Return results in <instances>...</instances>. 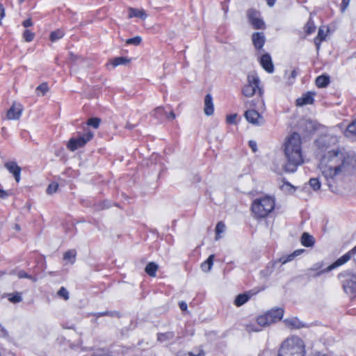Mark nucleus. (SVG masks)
<instances>
[{
  "label": "nucleus",
  "mask_w": 356,
  "mask_h": 356,
  "mask_svg": "<svg viewBox=\"0 0 356 356\" xmlns=\"http://www.w3.org/2000/svg\"><path fill=\"white\" fill-rule=\"evenodd\" d=\"M350 161V156L339 149L330 150L323 156L320 169L331 191L336 178L349 170Z\"/></svg>",
  "instance_id": "obj_1"
},
{
  "label": "nucleus",
  "mask_w": 356,
  "mask_h": 356,
  "mask_svg": "<svg viewBox=\"0 0 356 356\" xmlns=\"http://www.w3.org/2000/svg\"><path fill=\"white\" fill-rule=\"evenodd\" d=\"M300 136L297 132L291 134L286 140L284 152L286 162L282 169L286 172H294L303 163Z\"/></svg>",
  "instance_id": "obj_2"
},
{
  "label": "nucleus",
  "mask_w": 356,
  "mask_h": 356,
  "mask_svg": "<svg viewBox=\"0 0 356 356\" xmlns=\"http://www.w3.org/2000/svg\"><path fill=\"white\" fill-rule=\"evenodd\" d=\"M305 354L304 341L298 337H291L282 343L277 356H305Z\"/></svg>",
  "instance_id": "obj_3"
},
{
  "label": "nucleus",
  "mask_w": 356,
  "mask_h": 356,
  "mask_svg": "<svg viewBox=\"0 0 356 356\" xmlns=\"http://www.w3.org/2000/svg\"><path fill=\"white\" fill-rule=\"evenodd\" d=\"M275 202L273 198L266 196L255 199L251 206V210L257 218L267 217L274 209Z\"/></svg>",
  "instance_id": "obj_4"
},
{
  "label": "nucleus",
  "mask_w": 356,
  "mask_h": 356,
  "mask_svg": "<svg viewBox=\"0 0 356 356\" xmlns=\"http://www.w3.org/2000/svg\"><path fill=\"white\" fill-rule=\"evenodd\" d=\"M343 292L353 300L356 297V270H345L338 275Z\"/></svg>",
  "instance_id": "obj_5"
},
{
  "label": "nucleus",
  "mask_w": 356,
  "mask_h": 356,
  "mask_svg": "<svg viewBox=\"0 0 356 356\" xmlns=\"http://www.w3.org/2000/svg\"><path fill=\"white\" fill-rule=\"evenodd\" d=\"M93 136V132L88 127H84L83 132L78 131L75 136L69 140L67 147L70 151L74 152L77 149L85 146L87 143L92 139Z\"/></svg>",
  "instance_id": "obj_6"
},
{
  "label": "nucleus",
  "mask_w": 356,
  "mask_h": 356,
  "mask_svg": "<svg viewBox=\"0 0 356 356\" xmlns=\"http://www.w3.org/2000/svg\"><path fill=\"white\" fill-rule=\"evenodd\" d=\"M283 315L284 309L282 308L273 309L257 318V325L261 327L268 326L272 323L280 321L282 318Z\"/></svg>",
  "instance_id": "obj_7"
},
{
  "label": "nucleus",
  "mask_w": 356,
  "mask_h": 356,
  "mask_svg": "<svg viewBox=\"0 0 356 356\" xmlns=\"http://www.w3.org/2000/svg\"><path fill=\"white\" fill-rule=\"evenodd\" d=\"M248 83L242 88V94L247 97H252L258 90L259 95L263 94L262 89L259 87L260 79L256 74H248Z\"/></svg>",
  "instance_id": "obj_8"
},
{
  "label": "nucleus",
  "mask_w": 356,
  "mask_h": 356,
  "mask_svg": "<svg viewBox=\"0 0 356 356\" xmlns=\"http://www.w3.org/2000/svg\"><path fill=\"white\" fill-rule=\"evenodd\" d=\"M247 17L249 23L254 29H265L266 24L261 17L259 11L254 8H250L247 10Z\"/></svg>",
  "instance_id": "obj_9"
},
{
  "label": "nucleus",
  "mask_w": 356,
  "mask_h": 356,
  "mask_svg": "<svg viewBox=\"0 0 356 356\" xmlns=\"http://www.w3.org/2000/svg\"><path fill=\"white\" fill-rule=\"evenodd\" d=\"M244 115L247 121L253 125L261 126L265 123L264 117L254 109L246 111Z\"/></svg>",
  "instance_id": "obj_10"
},
{
  "label": "nucleus",
  "mask_w": 356,
  "mask_h": 356,
  "mask_svg": "<svg viewBox=\"0 0 356 356\" xmlns=\"http://www.w3.org/2000/svg\"><path fill=\"white\" fill-rule=\"evenodd\" d=\"M259 63L261 67L268 73L274 72V65L272 61L271 56L269 54L266 53L263 54L259 59Z\"/></svg>",
  "instance_id": "obj_11"
},
{
  "label": "nucleus",
  "mask_w": 356,
  "mask_h": 356,
  "mask_svg": "<svg viewBox=\"0 0 356 356\" xmlns=\"http://www.w3.org/2000/svg\"><path fill=\"white\" fill-rule=\"evenodd\" d=\"M5 168L13 174L17 182L20 180L21 168L15 161L6 162L4 164Z\"/></svg>",
  "instance_id": "obj_12"
},
{
  "label": "nucleus",
  "mask_w": 356,
  "mask_h": 356,
  "mask_svg": "<svg viewBox=\"0 0 356 356\" xmlns=\"http://www.w3.org/2000/svg\"><path fill=\"white\" fill-rule=\"evenodd\" d=\"M252 41L254 48L257 50L261 49L266 42V37L264 33L263 32H256L252 33Z\"/></svg>",
  "instance_id": "obj_13"
},
{
  "label": "nucleus",
  "mask_w": 356,
  "mask_h": 356,
  "mask_svg": "<svg viewBox=\"0 0 356 356\" xmlns=\"http://www.w3.org/2000/svg\"><path fill=\"white\" fill-rule=\"evenodd\" d=\"M315 92L308 91L304 93L301 97L296 99V105L298 106H302L307 104H312L314 103V97Z\"/></svg>",
  "instance_id": "obj_14"
},
{
  "label": "nucleus",
  "mask_w": 356,
  "mask_h": 356,
  "mask_svg": "<svg viewBox=\"0 0 356 356\" xmlns=\"http://www.w3.org/2000/svg\"><path fill=\"white\" fill-rule=\"evenodd\" d=\"M281 264L280 259L277 260L272 261L269 262L264 269L260 271V275L261 277L267 279L274 271V269L277 267L279 264Z\"/></svg>",
  "instance_id": "obj_15"
},
{
  "label": "nucleus",
  "mask_w": 356,
  "mask_h": 356,
  "mask_svg": "<svg viewBox=\"0 0 356 356\" xmlns=\"http://www.w3.org/2000/svg\"><path fill=\"white\" fill-rule=\"evenodd\" d=\"M285 325L292 329H300L302 327H308L309 325L302 323L296 317L286 318L284 320Z\"/></svg>",
  "instance_id": "obj_16"
},
{
  "label": "nucleus",
  "mask_w": 356,
  "mask_h": 356,
  "mask_svg": "<svg viewBox=\"0 0 356 356\" xmlns=\"http://www.w3.org/2000/svg\"><path fill=\"white\" fill-rule=\"evenodd\" d=\"M22 108L20 104H13L8 111L7 117L9 120H17L20 118Z\"/></svg>",
  "instance_id": "obj_17"
},
{
  "label": "nucleus",
  "mask_w": 356,
  "mask_h": 356,
  "mask_svg": "<svg viewBox=\"0 0 356 356\" xmlns=\"http://www.w3.org/2000/svg\"><path fill=\"white\" fill-rule=\"evenodd\" d=\"M204 112L205 115L208 116L213 115L214 112L213 97L210 94H207L204 97Z\"/></svg>",
  "instance_id": "obj_18"
},
{
  "label": "nucleus",
  "mask_w": 356,
  "mask_h": 356,
  "mask_svg": "<svg viewBox=\"0 0 356 356\" xmlns=\"http://www.w3.org/2000/svg\"><path fill=\"white\" fill-rule=\"evenodd\" d=\"M157 341L160 343L171 342L175 338L174 332H159L156 334Z\"/></svg>",
  "instance_id": "obj_19"
},
{
  "label": "nucleus",
  "mask_w": 356,
  "mask_h": 356,
  "mask_svg": "<svg viewBox=\"0 0 356 356\" xmlns=\"http://www.w3.org/2000/svg\"><path fill=\"white\" fill-rule=\"evenodd\" d=\"M304 251H305V250H303V249H298V250H295L293 253H291L289 255L282 256V257L280 258V261H281V265H283V264H286L287 262L291 261L292 260L294 259V258L300 255Z\"/></svg>",
  "instance_id": "obj_20"
},
{
  "label": "nucleus",
  "mask_w": 356,
  "mask_h": 356,
  "mask_svg": "<svg viewBox=\"0 0 356 356\" xmlns=\"http://www.w3.org/2000/svg\"><path fill=\"white\" fill-rule=\"evenodd\" d=\"M346 264L345 261H343V259H341V257H339L337 260H336L333 264H332L331 265H330L329 266H327V268H325L324 270H320L318 273H317L315 276H320L322 274L325 273H327V272H330L331 270H332L333 269L343 265Z\"/></svg>",
  "instance_id": "obj_21"
},
{
  "label": "nucleus",
  "mask_w": 356,
  "mask_h": 356,
  "mask_svg": "<svg viewBox=\"0 0 356 356\" xmlns=\"http://www.w3.org/2000/svg\"><path fill=\"white\" fill-rule=\"evenodd\" d=\"M314 238L307 232H304L301 236V243L305 247H312L314 244Z\"/></svg>",
  "instance_id": "obj_22"
},
{
  "label": "nucleus",
  "mask_w": 356,
  "mask_h": 356,
  "mask_svg": "<svg viewBox=\"0 0 356 356\" xmlns=\"http://www.w3.org/2000/svg\"><path fill=\"white\" fill-rule=\"evenodd\" d=\"M138 17L140 19H145L147 14L144 10H138L136 8H129V18Z\"/></svg>",
  "instance_id": "obj_23"
},
{
  "label": "nucleus",
  "mask_w": 356,
  "mask_h": 356,
  "mask_svg": "<svg viewBox=\"0 0 356 356\" xmlns=\"http://www.w3.org/2000/svg\"><path fill=\"white\" fill-rule=\"evenodd\" d=\"M214 257V254H211L206 261L202 263L201 269L202 271L207 273L211 270L213 265Z\"/></svg>",
  "instance_id": "obj_24"
},
{
  "label": "nucleus",
  "mask_w": 356,
  "mask_h": 356,
  "mask_svg": "<svg viewBox=\"0 0 356 356\" xmlns=\"http://www.w3.org/2000/svg\"><path fill=\"white\" fill-rule=\"evenodd\" d=\"M250 298V295L248 293H244L238 295L234 300V304L237 307H241L247 302Z\"/></svg>",
  "instance_id": "obj_25"
},
{
  "label": "nucleus",
  "mask_w": 356,
  "mask_h": 356,
  "mask_svg": "<svg viewBox=\"0 0 356 356\" xmlns=\"http://www.w3.org/2000/svg\"><path fill=\"white\" fill-rule=\"evenodd\" d=\"M92 316L95 317L96 318H98L102 316H111V317H115V318H120V314L117 311H106L102 312H96L91 314Z\"/></svg>",
  "instance_id": "obj_26"
},
{
  "label": "nucleus",
  "mask_w": 356,
  "mask_h": 356,
  "mask_svg": "<svg viewBox=\"0 0 356 356\" xmlns=\"http://www.w3.org/2000/svg\"><path fill=\"white\" fill-rule=\"evenodd\" d=\"M324 264L323 261H319L313 264V266L307 270L308 275H312L313 277H316L315 275L318 273L320 270H323V267ZM325 268H323L324 270Z\"/></svg>",
  "instance_id": "obj_27"
},
{
  "label": "nucleus",
  "mask_w": 356,
  "mask_h": 356,
  "mask_svg": "<svg viewBox=\"0 0 356 356\" xmlns=\"http://www.w3.org/2000/svg\"><path fill=\"white\" fill-rule=\"evenodd\" d=\"M330 83V77L327 75H321L316 79V85L318 88H325Z\"/></svg>",
  "instance_id": "obj_28"
},
{
  "label": "nucleus",
  "mask_w": 356,
  "mask_h": 356,
  "mask_svg": "<svg viewBox=\"0 0 356 356\" xmlns=\"http://www.w3.org/2000/svg\"><path fill=\"white\" fill-rule=\"evenodd\" d=\"M158 270V265L154 262H149L145 267V273L150 277H155Z\"/></svg>",
  "instance_id": "obj_29"
},
{
  "label": "nucleus",
  "mask_w": 356,
  "mask_h": 356,
  "mask_svg": "<svg viewBox=\"0 0 356 356\" xmlns=\"http://www.w3.org/2000/svg\"><path fill=\"white\" fill-rule=\"evenodd\" d=\"M130 62V60L127 58L126 57H115L111 60V64L113 67H115L118 65H127Z\"/></svg>",
  "instance_id": "obj_30"
},
{
  "label": "nucleus",
  "mask_w": 356,
  "mask_h": 356,
  "mask_svg": "<svg viewBox=\"0 0 356 356\" xmlns=\"http://www.w3.org/2000/svg\"><path fill=\"white\" fill-rule=\"evenodd\" d=\"M346 137L356 136V120L350 123L344 131Z\"/></svg>",
  "instance_id": "obj_31"
},
{
  "label": "nucleus",
  "mask_w": 356,
  "mask_h": 356,
  "mask_svg": "<svg viewBox=\"0 0 356 356\" xmlns=\"http://www.w3.org/2000/svg\"><path fill=\"white\" fill-rule=\"evenodd\" d=\"M205 353L202 349H200L197 353L195 352H186L184 350H180L177 353V356H204Z\"/></svg>",
  "instance_id": "obj_32"
},
{
  "label": "nucleus",
  "mask_w": 356,
  "mask_h": 356,
  "mask_svg": "<svg viewBox=\"0 0 356 356\" xmlns=\"http://www.w3.org/2000/svg\"><path fill=\"white\" fill-rule=\"evenodd\" d=\"M326 37V35L325 33H324V31L322 30L321 29H320L318 31V34H317V36L316 37V38L314 39V42H315V44L316 46V49L317 50L319 49L320 48V44H321V42L325 40Z\"/></svg>",
  "instance_id": "obj_33"
},
{
  "label": "nucleus",
  "mask_w": 356,
  "mask_h": 356,
  "mask_svg": "<svg viewBox=\"0 0 356 356\" xmlns=\"http://www.w3.org/2000/svg\"><path fill=\"white\" fill-rule=\"evenodd\" d=\"M49 88L47 83L44 82V83H41L40 85H39L36 88L35 92L38 95H41L44 96L49 91Z\"/></svg>",
  "instance_id": "obj_34"
},
{
  "label": "nucleus",
  "mask_w": 356,
  "mask_h": 356,
  "mask_svg": "<svg viewBox=\"0 0 356 356\" xmlns=\"http://www.w3.org/2000/svg\"><path fill=\"white\" fill-rule=\"evenodd\" d=\"M165 113L164 108L159 106L152 111V115L158 120H161L163 116H165Z\"/></svg>",
  "instance_id": "obj_35"
},
{
  "label": "nucleus",
  "mask_w": 356,
  "mask_h": 356,
  "mask_svg": "<svg viewBox=\"0 0 356 356\" xmlns=\"http://www.w3.org/2000/svg\"><path fill=\"white\" fill-rule=\"evenodd\" d=\"M64 36L63 31L60 29H57L54 31H52L50 34V40L51 42H55L59 39H61Z\"/></svg>",
  "instance_id": "obj_36"
},
{
  "label": "nucleus",
  "mask_w": 356,
  "mask_h": 356,
  "mask_svg": "<svg viewBox=\"0 0 356 356\" xmlns=\"http://www.w3.org/2000/svg\"><path fill=\"white\" fill-rule=\"evenodd\" d=\"M309 184L311 186V188L315 191L319 190L321 186V183L318 177L311 178L309 181Z\"/></svg>",
  "instance_id": "obj_37"
},
{
  "label": "nucleus",
  "mask_w": 356,
  "mask_h": 356,
  "mask_svg": "<svg viewBox=\"0 0 356 356\" xmlns=\"http://www.w3.org/2000/svg\"><path fill=\"white\" fill-rule=\"evenodd\" d=\"M76 255V252L75 250H67L64 254L63 259L65 260L70 261L71 263H74L75 261Z\"/></svg>",
  "instance_id": "obj_38"
},
{
  "label": "nucleus",
  "mask_w": 356,
  "mask_h": 356,
  "mask_svg": "<svg viewBox=\"0 0 356 356\" xmlns=\"http://www.w3.org/2000/svg\"><path fill=\"white\" fill-rule=\"evenodd\" d=\"M8 300L13 303H18L22 300V297L20 293L16 292L15 293L8 294Z\"/></svg>",
  "instance_id": "obj_39"
},
{
  "label": "nucleus",
  "mask_w": 356,
  "mask_h": 356,
  "mask_svg": "<svg viewBox=\"0 0 356 356\" xmlns=\"http://www.w3.org/2000/svg\"><path fill=\"white\" fill-rule=\"evenodd\" d=\"M101 120L99 118H90L87 122V126L86 127H88V126H91L95 129H97L99 126Z\"/></svg>",
  "instance_id": "obj_40"
},
{
  "label": "nucleus",
  "mask_w": 356,
  "mask_h": 356,
  "mask_svg": "<svg viewBox=\"0 0 356 356\" xmlns=\"http://www.w3.org/2000/svg\"><path fill=\"white\" fill-rule=\"evenodd\" d=\"M35 34L31 31L26 29L23 33V38L26 42H30L33 40Z\"/></svg>",
  "instance_id": "obj_41"
},
{
  "label": "nucleus",
  "mask_w": 356,
  "mask_h": 356,
  "mask_svg": "<svg viewBox=\"0 0 356 356\" xmlns=\"http://www.w3.org/2000/svg\"><path fill=\"white\" fill-rule=\"evenodd\" d=\"M57 294L59 297L63 298L65 300H67L70 298L69 292L64 286L60 287Z\"/></svg>",
  "instance_id": "obj_42"
},
{
  "label": "nucleus",
  "mask_w": 356,
  "mask_h": 356,
  "mask_svg": "<svg viewBox=\"0 0 356 356\" xmlns=\"http://www.w3.org/2000/svg\"><path fill=\"white\" fill-rule=\"evenodd\" d=\"M142 41V38L140 36H135L134 38H129L127 40L126 43L127 44H132L135 46H138L140 44Z\"/></svg>",
  "instance_id": "obj_43"
},
{
  "label": "nucleus",
  "mask_w": 356,
  "mask_h": 356,
  "mask_svg": "<svg viewBox=\"0 0 356 356\" xmlns=\"http://www.w3.org/2000/svg\"><path fill=\"white\" fill-rule=\"evenodd\" d=\"M17 276L20 279H22V278H27V279H29V280H32L33 282H35L36 281V279L34 277H33L32 275H29L24 270H19L17 273Z\"/></svg>",
  "instance_id": "obj_44"
},
{
  "label": "nucleus",
  "mask_w": 356,
  "mask_h": 356,
  "mask_svg": "<svg viewBox=\"0 0 356 356\" xmlns=\"http://www.w3.org/2000/svg\"><path fill=\"white\" fill-rule=\"evenodd\" d=\"M58 187V184L57 183H51L48 186L47 188V193L49 195H51L57 191Z\"/></svg>",
  "instance_id": "obj_45"
},
{
  "label": "nucleus",
  "mask_w": 356,
  "mask_h": 356,
  "mask_svg": "<svg viewBox=\"0 0 356 356\" xmlns=\"http://www.w3.org/2000/svg\"><path fill=\"white\" fill-rule=\"evenodd\" d=\"M245 330L248 332H259L261 330V329L258 328V326L257 325L252 323L246 325Z\"/></svg>",
  "instance_id": "obj_46"
},
{
  "label": "nucleus",
  "mask_w": 356,
  "mask_h": 356,
  "mask_svg": "<svg viewBox=\"0 0 356 356\" xmlns=\"http://www.w3.org/2000/svg\"><path fill=\"white\" fill-rule=\"evenodd\" d=\"M225 229V225L222 222H219L216 225V235H219L220 233H222Z\"/></svg>",
  "instance_id": "obj_47"
},
{
  "label": "nucleus",
  "mask_w": 356,
  "mask_h": 356,
  "mask_svg": "<svg viewBox=\"0 0 356 356\" xmlns=\"http://www.w3.org/2000/svg\"><path fill=\"white\" fill-rule=\"evenodd\" d=\"M315 31V26L313 24L307 23L306 25V33L309 35Z\"/></svg>",
  "instance_id": "obj_48"
},
{
  "label": "nucleus",
  "mask_w": 356,
  "mask_h": 356,
  "mask_svg": "<svg viewBox=\"0 0 356 356\" xmlns=\"http://www.w3.org/2000/svg\"><path fill=\"white\" fill-rule=\"evenodd\" d=\"M350 3V0H342L341 10L342 13L345 12Z\"/></svg>",
  "instance_id": "obj_49"
},
{
  "label": "nucleus",
  "mask_w": 356,
  "mask_h": 356,
  "mask_svg": "<svg viewBox=\"0 0 356 356\" xmlns=\"http://www.w3.org/2000/svg\"><path fill=\"white\" fill-rule=\"evenodd\" d=\"M249 147L251 148L253 152H256L257 151V145L256 141L254 140H250L249 143Z\"/></svg>",
  "instance_id": "obj_50"
},
{
  "label": "nucleus",
  "mask_w": 356,
  "mask_h": 356,
  "mask_svg": "<svg viewBox=\"0 0 356 356\" xmlns=\"http://www.w3.org/2000/svg\"><path fill=\"white\" fill-rule=\"evenodd\" d=\"M236 114L229 115L227 117V122L229 124H234L236 122Z\"/></svg>",
  "instance_id": "obj_51"
},
{
  "label": "nucleus",
  "mask_w": 356,
  "mask_h": 356,
  "mask_svg": "<svg viewBox=\"0 0 356 356\" xmlns=\"http://www.w3.org/2000/svg\"><path fill=\"white\" fill-rule=\"evenodd\" d=\"M351 257H352V254L348 251V252L344 254L341 257L343 259V261H345V263H346V262H348L350 259Z\"/></svg>",
  "instance_id": "obj_52"
},
{
  "label": "nucleus",
  "mask_w": 356,
  "mask_h": 356,
  "mask_svg": "<svg viewBox=\"0 0 356 356\" xmlns=\"http://www.w3.org/2000/svg\"><path fill=\"white\" fill-rule=\"evenodd\" d=\"M10 193L8 191H4L0 188V197L2 199H6L9 196Z\"/></svg>",
  "instance_id": "obj_53"
},
{
  "label": "nucleus",
  "mask_w": 356,
  "mask_h": 356,
  "mask_svg": "<svg viewBox=\"0 0 356 356\" xmlns=\"http://www.w3.org/2000/svg\"><path fill=\"white\" fill-rule=\"evenodd\" d=\"M22 25L23 26H24L25 28H28V27H30L33 25V23H32V21H31V18H29L26 20H24L23 22H22Z\"/></svg>",
  "instance_id": "obj_54"
},
{
  "label": "nucleus",
  "mask_w": 356,
  "mask_h": 356,
  "mask_svg": "<svg viewBox=\"0 0 356 356\" xmlns=\"http://www.w3.org/2000/svg\"><path fill=\"white\" fill-rule=\"evenodd\" d=\"M5 17V9L2 4L0 3V25H1V20Z\"/></svg>",
  "instance_id": "obj_55"
},
{
  "label": "nucleus",
  "mask_w": 356,
  "mask_h": 356,
  "mask_svg": "<svg viewBox=\"0 0 356 356\" xmlns=\"http://www.w3.org/2000/svg\"><path fill=\"white\" fill-rule=\"evenodd\" d=\"M179 308L181 309V311H186L187 310L188 306H187L186 302H185L184 301L179 302Z\"/></svg>",
  "instance_id": "obj_56"
},
{
  "label": "nucleus",
  "mask_w": 356,
  "mask_h": 356,
  "mask_svg": "<svg viewBox=\"0 0 356 356\" xmlns=\"http://www.w3.org/2000/svg\"><path fill=\"white\" fill-rule=\"evenodd\" d=\"M165 117L168 120H174L175 118L176 115H175V113L173 111H170V113H167L166 112Z\"/></svg>",
  "instance_id": "obj_57"
},
{
  "label": "nucleus",
  "mask_w": 356,
  "mask_h": 356,
  "mask_svg": "<svg viewBox=\"0 0 356 356\" xmlns=\"http://www.w3.org/2000/svg\"><path fill=\"white\" fill-rule=\"evenodd\" d=\"M298 75V72L296 69H294L292 72H291V77L293 78V79H296V77Z\"/></svg>",
  "instance_id": "obj_58"
},
{
  "label": "nucleus",
  "mask_w": 356,
  "mask_h": 356,
  "mask_svg": "<svg viewBox=\"0 0 356 356\" xmlns=\"http://www.w3.org/2000/svg\"><path fill=\"white\" fill-rule=\"evenodd\" d=\"M266 3L269 6L272 7L275 5V0H266Z\"/></svg>",
  "instance_id": "obj_59"
},
{
  "label": "nucleus",
  "mask_w": 356,
  "mask_h": 356,
  "mask_svg": "<svg viewBox=\"0 0 356 356\" xmlns=\"http://www.w3.org/2000/svg\"><path fill=\"white\" fill-rule=\"evenodd\" d=\"M349 252L352 254V255H354V254H356V245L353 248L351 249Z\"/></svg>",
  "instance_id": "obj_60"
},
{
  "label": "nucleus",
  "mask_w": 356,
  "mask_h": 356,
  "mask_svg": "<svg viewBox=\"0 0 356 356\" xmlns=\"http://www.w3.org/2000/svg\"><path fill=\"white\" fill-rule=\"evenodd\" d=\"M134 127V125L129 124V123L127 124V125H126V128H127L129 129H132Z\"/></svg>",
  "instance_id": "obj_61"
},
{
  "label": "nucleus",
  "mask_w": 356,
  "mask_h": 356,
  "mask_svg": "<svg viewBox=\"0 0 356 356\" xmlns=\"http://www.w3.org/2000/svg\"><path fill=\"white\" fill-rule=\"evenodd\" d=\"M70 56L72 60H76L77 58V56L76 55H74L72 53L70 54Z\"/></svg>",
  "instance_id": "obj_62"
},
{
  "label": "nucleus",
  "mask_w": 356,
  "mask_h": 356,
  "mask_svg": "<svg viewBox=\"0 0 356 356\" xmlns=\"http://www.w3.org/2000/svg\"><path fill=\"white\" fill-rule=\"evenodd\" d=\"M315 356H328L325 354H321V353H318L315 355Z\"/></svg>",
  "instance_id": "obj_63"
},
{
  "label": "nucleus",
  "mask_w": 356,
  "mask_h": 356,
  "mask_svg": "<svg viewBox=\"0 0 356 356\" xmlns=\"http://www.w3.org/2000/svg\"><path fill=\"white\" fill-rule=\"evenodd\" d=\"M15 229H16L17 230H19V229H20V227H19V226L18 225H15Z\"/></svg>",
  "instance_id": "obj_64"
}]
</instances>
